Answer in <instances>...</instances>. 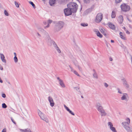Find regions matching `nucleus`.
<instances>
[{
	"label": "nucleus",
	"mask_w": 132,
	"mask_h": 132,
	"mask_svg": "<svg viewBox=\"0 0 132 132\" xmlns=\"http://www.w3.org/2000/svg\"><path fill=\"white\" fill-rule=\"evenodd\" d=\"M49 26H50L49 24H48V25L46 26L44 28L45 29H46L47 28L49 27Z\"/></svg>",
	"instance_id": "52"
},
{
	"label": "nucleus",
	"mask_w": 132,
	"mask_h": 132,
	"mask_svg": "<svg viewBox=\"0 0 132 132\" xmlns=\"http://www.w3.org/2000/svg\"><path fill=\"white\" fill-rule=\"evenodd\" d=\"M127 19L129 21H130V22H131V20H129L128 18V19Z\"/></svg>",
	"instance_id": "60"
},
{
	"label": "nucleus",
	"mask_w": 132,
	"mask_h": 132,
	"mask_svg": "<svg viewBox=\"0 0 132 132\" xmlns=\"http://www.w3.org/2000/svg\"><path fill=\"white\" fill-rule=\"evenodd\" d=\"M14 56H15V57H16V53L15 52H14Z\"/></svg>",
	"instance_id": "57"
},
{
	"label": "nucleus",
	"mask_w": 132,
	"mask_h": 132,
	"mask_svg": "<svg viewBox=\"0 0 132 132\" xmlns=\"http://www.w3.org/2000/svg\"><path fill=\"white\" fill-rule=\"evenodd\" d=\"M4 13L5 15L6 16H8L9 15V14L6 10H5L4 11Z\"/></svg>",
	"instance_id": "39"
},
{
	"label": "nucleus",
	"mask_w": 132,
	"mask_h": 132,
	"mask_svg": "<svg viewBox=\"0 0 132 132\" xmlns=\"http://www.w3.org/2000/svg\"><path fill=\"white\" fill-rule=\"evenodd\" d=\"M113 59L112 57H110L109 58V60L110 61H111Z\"/></svg>",
	"instance_id": "55"
},
{
	"label": "nucleus",
	"mask_w": 132,
	"mask_h": 132,
	"mask_svg": "<svg viewBox=\"0 0 132 132\" xmlns=\"http://www.w3.org/2000/svg\"><path fill=\"white\" fill-rule=\"evenodd\" d=\"M0 69L2 70L3 69V68L2 66L0 64Z\"/></svg>",
	"instance_id": "53"
},
{
	"label": "nucleus",
	"mask_w": 132,
	"mask_h": 132,
	"mask_svg": "<svg viewBox=\"0 0 132 132\" xmlns=\"http://www.w3.org/2000/svg\"><path fill=\"white\" fill-rule=\"evenodd\" d=\"M123 95L121 98V100H122L128 101L127 99L128 97V94L127 93H123Z\"/></svg>",
	"instance_id": "11"
},
{
	"label": "nucleus",
	"mask_w": 132,
	"mask_h": 132,
	"mask_svg": "<svg viewBox=\"0 0 132 132\" xmlns=\"http://www.w3.org/2000/svg\"><path fill=\"white\" fill-rule=\"evenodd\" d=\"M8 83L9 84H10V82H8Z\"/></svg>",
	"instance_id": "62"
},
{
	"label": "nucleus",
	"mask_w": 132,
	"mask_h": 132,
	"mask_svg": "<svg viewBox=\"0 0 132 132\" xmlns=\"http://www.w3.org/2000/svg\"><path fill=\"white\" fill-rule=\"evenodd\" d=\"M11 120H12V122L15 124L16 125V123L14 121V120H13V119L12 118H11Z\"/></svg>",
	"instance_id": "46"
},
{
	"label": "nucleus",
	"mask_w": 132,
	"mask_h": 132,
	"mask_svg": "<svg viewBox=\"0 0 132 132\" xmlns=\"http://www.w3.org/2000/svg\"><path fill=\"white\" fill-rule=\"evenodd\" d=\"M111 130L113 132H117V131L116 130L115 128L113 126L110 128Z\"/></svg>",
	"instance_id": "29"
},
{
	"label": "nucleus",
	"mask_w": 132,
	"mask_h": 132,
	"mask_svg": "<svg viewBox=\"0 0 132 132\" xmlns=\"http://www.w3.org/2000/svg\"><path fill=\"white\" fill-rule=\"evenodd\" d=\"M1 59L3 62L4 63H6V61L5 59V56L3 54L0 53Z\"/></svg>",
	"instance_id": "15"
},
{
	"label": "nucleus",
	"mask_w": 132,
	"mask_h": 132,
	"mask_svg": "<svg viewBox=\"0 0 132 132\" xmlns=\"http://www.w3.org/2000/svg\"><path fill=\"white\" fill-rule=\"evenodd\" d=\"M64 24V22L62 21H60L56 23L55 30L56 31L60 30L63 27Z\"/></svg>",
	"instance_id": "3"
},
{
	"label": "nucleus",
	"mask_w": 132,
	"mask_h": 132,
	"mask_svg": "<svg viewBox=\"0 0 132 132\" xmlns=\"http://www.w3.org/2000/svg\"><path fill=\"white\" fill-rule=\"evenodd\" d=\"M97 36L100 38H101L102 37V35L100 33L99 31H98L97 33Z\"/></svg>",
	"instance_id": "26"
},
{
	"label": "nucleus",
	"mask_w": 132,
	"mask_h": 132,
	"mask_svg": "<svg viewBox=\"0 0 132 132\" xmlns=\"http://www.w3.org/2000/svg\"><path fill=\"white\" fill-rule=\"evenodd\" d=\"M111 43H113L114 42V41L112 40H111Z\"/></svg>",
	"instance_id": "58"
},
{
	"label": "nucleus",
	"mask_w": 132,
	"mask_h": 132,
	"mask_svg": "<svg viewBox=\"0 0 132 132\" xmlns=\"http://www.w3.org/2000/svg\"><path fill=\"white\" fill-rule=\"evenodd\" d=\"M77 67H78V68L79 69V71H82V68L80 67L79 65H78L77 66Z\"/></svg>",
	"instance_id": "43"
},
{
	"label": "nucleus",
	"mask_w": 132,
	"mask_h": 132,
	"mask_svg": "<svg viewBox=\"0 0 132 132\" xmlns=\"http://www.w3.org/2000/svg\"><path fill=\"white\" fill-rule=\"evenodd\" d=\"M93 71H94V73L93 75V77L96 79H97L98 78L97 75L94 70Z\"/></svg>",
	"instance_id": "21"
},
{
	"label": "nucleus",
	"mask_w": 132,
	"mask_h": 132,
	"mask_svg": "<svg viewBox=\"0 0 132 132\" xmlns=\"http://www.w3.org/2000/svg\"><path fill=\"white\" fill-rule=\"evenodd\" d=\"M103 14L101 13H100L97 14L95 19V21L97 23L100 22L102 20Z\"/></svg>",
	"instance_id": "5"
},
{
	"label": "nucleus",
	"mask_w": 132,
	"mask_h": 132,
	"mask_svg": "<svg viewBox=\"0 0 132 132\" xmlns=\"http://www.w3.org/2000/svg\"><path fill=\"white\" fill-rule=\"evenodd\" d=\"M14 60L15 63H16L18 62V60L16 57L14 56Z\"/></svg>",
	"instance_id": "33"
},
{
	"label": "nucleus",
	"mask_w": 132,
	"mask_h": 132,
	"mask_svg": "<svg viewBox=\"0 0 132 132\" xmlns=\"http://www.w3.org/2000/svg\"><path fill=\"white\" fill-rule=\"evenodd\" d=\"M84 1L86 3H88L90 2V0H84Z\"/></svg>",
	"instance_id": "42"
},
{
	"label": "nucleus",
	"mask_w": 132,
	"mask_h": 132,
	"mask_svg": "<svg viewBox=\"0 0 132 132\" xmlns=\"http://www.w3.org/2000/svg\"><path fill=\"white\" fill-rule=\"evenodd\" d=\"M29 3L31 4L32 6H33V7L34 8H35V6L34 4L33 3V2L31 1H29Z\"/></svg>",
	"instance_id": "34"
},
{
	"label": "nucleus",
	"mask_w": 132,
	"mask_h": 132,
	"mask_svg": "<svg viewBox=\"0 0 132 132\" xmlns=\"http://www.w3.org/2000/svg\"><path fill=\"white\" fill-rule=\"evenodd\" d=\"M20 131L22 132H31V130L30 129L27 128L26 129H20Z\"/></svg>",
	"instance_id": "17"
},
{
	"label": "nucleus",
	"mask_w": 132,
	"mask_h": 132,
	"mask_svg": "<svg viewBox=\"0 0 132 132\" xmlns=\"http://www.w3.org/2000/svg\"><path fill=\"white\" fill-rule=\"evenodd\" d=\"M100 112L101 113V116H105L107 114V113L105 112L104 110Z\"/></svg>",
	"instance_id": "18"
},
{
	"label": "nucleus",
	"mask_w": 132,
	"mask_h": 132,
	"mask_svg": "<svg viewBox=\"0 0 132 132\" xmlns=\"http://www.w3.org/2000/svg\"><path fill=\"white\" fill-rule=\"evenodd\" d=\"M2 96L4 98H5L6 97V95L5 94H2Z\"/></svg>",
	"instance_id": "48"
},
{
	"label": "nucleus",
	"mask_w": 132,
	"mask_h": 132,
	"mask_svg": "<svg viewBox=\"0 0 132 132\" xmlns=\"http://www.w3.org/2000/svg\"><path fill=\"white\" fill-rule=\"evenodd\" d=\"M126 120V122H124L122 123L123 127L127 132H132V127L130 126V119L129 118H127Z\"/></svg>",
	"instance_id": "1"
},
{
	"label": "nucleus",
	"mask_w": 132,
	"mask_h": 132,
	"mask_svg": "<svg viewBox=\"0 0 132 132\" xmlns=\"http://www.w3.org/2000/svg\"><path fill=\"white\" fill-rule=\"evenodd\" d=\"M44 24H46V22H44Z\"/></svg>",
	"instance_id": "61"
},
{
	"label": "nucleus",
	"mask_w": 132,
	"mask_h": 132,
	"mask_svg": "<svg viewBox=\"0 0 132 132\" xmlns=\"http://www.w3.org/2000/svg\"><path fill=\"white\" fill-rule=\"evenodd\" d=\"M43 32L44 33V34L45 35L46 37L49 35L48 33L45 30Z\"/></svg>",
	"instance_id": "41"
},
{
	"label": "nucleus",
	"mask_w": 132,
	"mask_h": 132,
	"mask_svg": "<svg viewBox=\"0 0 132 132\" xmlns=\"http://www.w3.org/2000/svg\"><path fill=\"white\" fill-rule=\"evenodd\" d=\"M55 49L59 53H61V51L58 46L56 47Z\"/></svg>",
	"instance_id": "31"
},
{
	"label": "nucleus",
	"mask_w": 132,
	"mask_h": 132,
	"mask_svg": "<svg viewBox=\"0 0 132 132\" xmlns=\"http://www.w3.org/2000/svg\"><path fill=\"white\" fill-rule=\"evenodd\" d=\"M120 37L122 39H124V40H125L126 39V37L124 36H123V35H122V33L121 32H120Z\"/></svg>",
	"instance_id": "23"
},
{
	"label": "nucleus",
	"mask_w": 132,
	"mask_h": 132,
	"mask_svg": "<svg viewBox=\"0 0 132 132\" xmlns=\"http://www.w3.org/2000/svg\"><path fill=\"white\" fill-rule=\"evenodd\" d=\"M64 107L66 110L70 114L73 116L75 115V114L67 107L65 104L64 105Z\"/></svg>",
	"instance_id": "13"
},
{
	"label": "nucleus",
	"mask_w": 132,
	"mask_h": 132,
	"mask_svg": "<svg viewBox=\"0 0 132 132\" xmlns=\"http://www.w3.org/2000/svg\"><path fill=\"white\" fill-rule=\"evenodd\" d=\"M74 88L76 89L77 91L79 93H80L81 92L79 90L80 89V88L78 87H74Z\"/></svg>",
	"instance_id": "28"
},
{
	"label": "nucleus",
	"mask_w": 132,
	"mask_h": 132,
	"mask_svg": "<svg viewBox=\"0 0 132 132\" xmlns=\"http://www.w3.org/2000/svg\"><path fill=\"white\" fill-rule=\"evenodd\" d=\"M121 10L123 11L127 12L129 11L130 9L129 6L125 4L121 5L120 6Z\"/></svg>",
	"instance_id": "6"
},
{
	"label": "nucleus",
	"mask_w": 132,
	"mask_h": 132,
	"mask_svg": "<svg viewBox=\"0 0 132 132\" xmlns=\"http://www.w3.org/2000/svg\"><path fill=\"white\" fill-rule=\"evenodd\" d=\"M111 16L112 18H114L116 16V14L114 11H112V12Z\"/></svg>",
	"instance_id": "25"
},
{
	"label": "nucleus",
	"mask_w": 132,
	"mask_h": 132,
	"mask_svg": "<svg viewBox=\"0 0 132 132\" xmlns=\"http://www.w3.org/2000/svg\"><path fill=\"white\" fill-rule=\"evenodd\" d=\"M56 0H50L49 3L51 6H52L55 3Z\"/></svg>",
	"instance_id": "20"
},
{
	"label": "nucleus",
	"mask_w": 132,
	"mask_h": 132,
	"mask_svg": "<svg viewBox=\"0 0 132 132\" xmlns=\"http://www.w3.org/2000/svg\"><path fill=\"white\" fill-rule=\"evenodd\" d=\"M46 39L48 43H51L52 41L53 40H51L49 35L46 37Z\"/></svg>",
	"instance_id": "19"
},
{
	"label": "nucleus",
	"mask_w": 132,
	"mask_h": 132,
	"mask_svg": "<svg viewBox=\"0 0 132 132\" xmlns=\"http://www.w3.org/2000/svg\"><path fill=\"white\" fill-rule=\"evenodd\" d=\"M48 100L50 103V106L52 107L54 105L55 103L52 97L51 96H49Z\"/></svg>",
	"instance_id": "10"
},
{
	"label": "nucleus",
	"mask_w": 132,
	"mask_h": 132,
	"mask_svg": "<svg viewBox=\"0 0 132 132\" xmlns=\"http://www.w3.org/2000/svg\"><path fill=\"white\" fill-rule=\"evenodd\" d=\"M36 36L37 38L39 39L42 37L41 35L38 32H37L36 34Z\"/></svg>",
	"instance_id": "24"
},
{
	"label": "nucleus",
	"mask_w": 132,
	"mask_h": 132,
	"mask_svg": "<svg viewBox=\"0 0 132 132\" xmlns=\"http://www.w3.org/2000/svg\"><path fill=\"white\" fill-rule=\"evenodd\" d=\"M80 25L81 26L84 27H86L88 26V24L87 23H81Z\"/></svg>",
	"instance_id": "27"
},
{
	"label": "nucleus",
	"mask_w": 132,
	"mask_h": 132,
	"mask_svg": "<svg viewBox=\"0 0 132 132\" xmlns=\"http://www.w3.org/2000/svg\"><path fill=\"white\" fill-rule=\"evenodd\" d=\"M123 28L124 29V30H126V28L125 27H124Z\"/></svg>",
	"instance_id": "59"
},
{
	"label": "nucleus",
	"mask_w": 132,
	"mask_h": 132,
	"mask_svg": "<svg viewBox=\"0 0 132 132\" xmlns=\"http://www.w3.org/2000/svg\"><path fill=\"white\" fill-rule=\"evenodd\" d=\"M81 97L82 98H84L83 96H81Z\"/></svg>",
	"instance_id": "63"
},
{
	"label": "nucleus",
	"mask_w": 132,
	"mask_h": 132,
	"mask_svg": "<svg viewBox=\"0 0 132 132\" xmlns=\"http://www.w3.org/2000/svg\"><path fill=\"white\" fill-rule=\"evenodd\" d=\"M51 43H52L53 45V46L55 48L56 47H58V46L55 43V41H54V40H52V42H51Z\"/></svg>",
	"instance_id": "22"
},
{
	"label": "nucleus",
	"mask_w": 132,
	"mask_h": 132,
	"mask_svg": "<svg viewBox=\"0 0 132 132\" xmlns=\"http://www.w3.org/2000/svg\"><path fill=\"white\" fill-rule=\"evenodd\" d=\"M118 90V93H119L120 94H122V92L120 91V89H119V88H118L117 89Z\"/></svg>",
	"instance_id": "47"
},
{
	"label": "nucleus",
	"mask_w": 132,
	"mask_h": 132,
	"mask_svg": "<svg viewBox=\"0 0 132 132\" xmlns=\"http://www.w3.org/2000/svg\"><path fill=\"white\" fill-rule=\"evenodd\" d=\"M38 29L39 31L41 32H44L45 30L42 28H38Z\"/></svg>",
	"instance_id": "32"
},
{
	"label": "nucleus",
	"mask_w": 132,
	"mask_h": 132,
	"mask_svg": "<svg viewBox=\"0 0 132 132\" xmlns=\"http://www.w3.org/2000/svg\"><path fill=\"white\" fill-rule=\"evenodd\" d=\"M57 79L59 80V82L60 81V80H62L61 79H60V78L59 77H57Z\"/></svg>",
	"instance_id": "54"
},
{
	"label": "nucleus",
	"mask_w": 132,
	"mask_h": 132,
	"mask_svg": "<svg viewBox=\"0 0 132 132\" xmlns=\"http://www.w3.org/2000/svg\"><path fill=\"white\" fill-rule=\"evenodd\" d=\"M100 30L101 32L102 33L104 31H106V30L104 28H102L100 29Z\"/></svg>",
	"instance_id": "37"
},
{
	"label": "nucleus",
	"mask_w": 132,
	"mask_h": 132,
	"mask_svg": "<svg viewBox=\"0 0 132 132\" xmlns=\"http://www.w3.org/2000/svg\"><path fill=\"white\" fill-rule=\"evenodd\" d=\"M125 31H126V32L127 34H130V32L127 30H125Z\"/></svg>",
	"instance_id": "50"
},
{
	"label": "nucleus",
	"mask_w": 132,
	"mask_h": 132,
	"mask_svg": "<svg viewBox=\"0 0 132 132\" xmlns=\"http://www.w3.org/2000/svg\"><path fill=\"white\" fill-rule=\"evenodd\" d=\"M64 12L65 15L67 16H69L71 15L72 13L71 10L68 8L64 9Z\"/></svg>",
	"instance_id": "8"
},
{
	"label": "nucleus",
	"mask_w": 132,
	"mask_h": 132,
	"mask_svg": "<svg viewBox=\"0 0 132 132\" xmlns=\"http://www.w3.org/2000/svg\"><path fill=\"white\" fill-rule=\"evenodd\" d=\"M121 80L123 82V85L125 87V88L126 89L128 88L129 87V85L126 80L125 78H123L121 79Z\"/></svg>",
	"instance_id": "9"
},
{
	"label": "nucleus",
	"mask_w": 132,
	"mask_h": 132,
	"mask_svg": "<svg viewBox=\"0 0 132 132\" xmlns=\"http://www.w3.org/2000/svg\"><path fill=\"white\" fill-rule=\"evenodd\" d=\"M106 31H104L102 33L104 35V36H106Z\"/></svg>",
	"instance_id": "49"
},
{
	"label": "nucleus",
	"mask_w": 132,
	"mask_h": 132,
	"mask_svg": "<svg viewBox=\"0 0 132 132\" xmlns=\"http://www.w3.org/2000/svg\"><path fill=\"white\" fill-rule=\"evenodd\" d=\"M6 132V130L5 129H3L2 132Z\"/></svg>",
	"instance_id": "56"
},
{
	"label": "nucleus",
	"mask_w": 132,
	"mask_h": 132,
	"mask_svg": "<svg viewBox=\"0 0 132 132\" xmlns=\"http://www.w3.org/2000/svg\"><path fill=\"white\" fill-rule=\"evenodd\" d=\"M60 81L59 82V84L63 88L65 87V86L64 83L63 81L62 80H60Z\"/></svg>",
	"instance_id": "16"
},
{
	"label": "nucleus",
	"mask_w": 132,
	"mask_h": 132,
	"mask_svg": "<svg viewBox=\"0 0 132 132\" xmlns=\"http://www.w3.org/2000/svg\"><path fill=\"white\" fill-rule=\"evenodd\" d=\"M38 114L40 117L41 119L45 121L46 122H48V120L46 116L40 110H39L38 112Z\"/></svg>",
	"instance_id": "4"
},
{
	"label": "nucleus",
	"mask_w": 132,
	"mask_h": 132,
	"mask_svg": "<svg viewBox=\"0 0 132 132\" xmlns=\"http://www.w3.org/2000/svg\"><path fill=\"white\" fill-rule=\"evenodd\" d=\"M118 21L119 23H121L123 21V18L122 15H120L118 17Z\"/></svg>",
	"instance_id": "14"
},
{
	"label": "nucleus",
	"mask_w": 132,
	"mask_h": 132,
	"mask_svg": "<svg viewBox=\"0 0 132 132\" xmlns=\"http://www.w3.org/2000/svg\"><path fill=\"white\" fill-rule=\"evenodd\" d=\"M122 0H115V3H118L121 2Z\"/></svg>",
	"instance_id": "44"
},
{
	"label": "nucleus",
	"mask_w": 132,
	"mask_h": 132,
	"mask_svg": "<svg viewBox=\"0 0 132 132\" xmlns=\"http://www.w3.org/2000/svg\"><path fill=\"white\" fill-rule=\"evenodd\" d=\"M96 106L97 110L99 112L104 110L101 104L99 103L98 102L96 103Z\"/></svg>",
	"instance_id": "7"
},
{
	"label": "nucleus",
	"mask_w": 132,
	"mask_h": 132,
	"mask_svg": "<svg viewBox=\"0 0 132 132\" xmlns=\"http://www.w3.org/2000/svg\"><path fill=\"white\" fill-rule=\"evenodd\" d=\"M14 3L16 6L17 8L19 7V5L18 2L16 1H15Z\"/></svg>",
	"instance_id": "38"
},
{
	"label": "nucleus",
	"mask_w": 132,
	"mask_h": 132,
	"mask_svg": "<svg viewBox=\"0 0 132 132\" xmlns=\"http://www.w3.org/2000/svg\"><path fill=\"white\" fill-rule=\"evenodd\" d=\"M52 20H49L48 21V24H50L52 22Z\"/></svg>",
	"instance_id": "45"
},
{
	"label": "nucleus",
	"mask_w": 132,
	"mask_h": 132,
	"mask_svg": "<svg viewBox=\"0 0 132 132\" xmlns=\"http://www.w3.org/2000/svg\"><path fill=\"white\" fill-rule=\"evenodd\" d=\"M104 86L106 88H107L109 86V85L106 82H104L103 84Z\"/></svg>",
	"instance_id": "40"
},
{
	"label": "nucleus",
	"mask_w": 132,
	"mask_h": 132,
	"mask_svg": "<svg viewBox=\"0 0 132 132\" xmlns=\"http://www.w3.org/2000/svg\"><path fill=\"white\" fill-rule=\"evenodd\" d=\"M2 107L3 108H6L7 107V106L5 103L2 104Z\"/></svg>",
	"instance_id": "36"
},
{
	"label": "nucleus",
	"mask_w": 132,
	"mask_h": 132,
	"mask_svg": "<svg viewBox=\"0 0 132 132\" xmlns=\"http://www.w3.org/2000/svg\"><path fill=\"white\" fill-rule=\"evenodd\" d=\"M74 73L76 75H77L78 76L80 77V75L78 74L77 72L75 70H73V71Z\"/></svg>",
	"instance_id": "35"
},
{
	"label": "nucleus",
	"mask_w": 132,
	"mask_h": 132,
	"mask_svg": "<svg viewBox=\"0 0 132 132\" xmlns=\"http://www.w3.org/2000/svg\"><path fill=\"white\" fill-rule=\"evenodd\" d=\"M69 67L70 68V69L71 70V71H72V72H73V69L72 68L70 65H69Z\"/></svg>",
	"instance_id": "51"
},
{
	"label": "nucleus",
	"mask_w": 132,
	"mask_h": 132,
	"mask_svg": "<svg viewBox=\"0 0 132 132\" xmlns=\"http://www.w3.org/2000/svg\"><path fill=\"white\" fill-rule=\"evenodd\" d=\"M68 8L73 13L76 12L78 6L76 3H70L67 5Z\"/></svg>",
	"instance_id": "2"
},
{
	"label": "nucleus",
	"mask_w": 132,
	"mask_h": 132,
	"mask_svg": "<svg viewBox=\"0 0 132 132\" xmlns=\"http://www.w3.org/2000/svg\"><path fill=\"white\" fill-rule=\"evenodd\" d=\"M108 125L109 126L110 129L113 126V125L112 123L111 122H109L108 123Z\"/></svg>",
	"instance_id": "30"
},
{
	"label": "nucleus",
	"mask_w": 132,
	"mask_h": 132,
	"mask_svg": "<svg viewBox=\"0 0 132 132\" xmlns=\"http://www.w3.org/2000/svg\"><path fill=\"white\" fill-rule=\"evenodd\" d=\"M108 26L111 29L115 30L116 29L115 26L111 23H108Z\"/></svg>",
	"instance_id": "12"
}]
</instances>
